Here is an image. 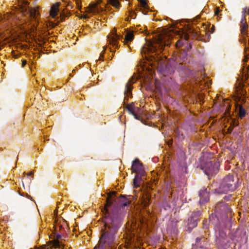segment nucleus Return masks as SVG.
I'll list each match as a JSON object with an SVG mask.
<instances>
[{"mask_svg":"<svg viewBox=\"0 0 249 249\" xmlns=\"http://www.w3.org/2000/svg\"><path fill=\"white\" fill-rule=\"evenodd\" d=\"M115 195V192H112L107 194L106 204L102 210L104 214L105 227L100 238L98 247H95L94 249H100L104 245L110 246L114 241L115 234L119 226L118 220L116 217H113L109 213L107 207L112 205L113 196Z\"/></svg>","mask_w":249,"mask_h":249,"instance_id":"f257e3e1","label":"nucleus"},{"mask_svg":"<svg viewBox=\"0 0 249 249\" xmlns=\"http://www.w3.org/2000/svg\"><path fill=\"white\" fill-rule=\"evenodd\" d=\"M170 39L171 37L166 33L156 36L153 40L146 42V44L142 48L141 53L146 54L158 50L161 51L165 46L170 44Z\"/></svg>","mask_w":249,"mask_h":249,"instance_id":"f03ea898","label":"nucleus"},{"mask_svg":"<svg viewBox=\"0 0 249 249\" xmlns=\"http://www.w3.org/2000/svg\"><path fill=\"white\" fill-rule=\"evenodd\" d=\"M24 6L21 5V9L22 11L27 12L32 20L31 24L36 28L37 24L38 23L39 12L37 7L32 8L28 6L29 3L27 1L23 0Z\"/></svg>","mask_w":249,"mask_h":249,"instance_id":"7ed1b4c3","label":"nucleus"},{"mask_svg":"<svg viewBox=\"0 0 249 249\" xmlns=\"http://www.w3.org/2000/svg\"><path fill=\"white\" fill-rule=\"evenodd\" d=\"M232 175H229L225 177L219 187L220 192L227 193L229 191H233L236 188Z\"/></svg>","mask_w":249,"mask_h":249,"instance_id":"20e7f679","label":"nucleus"},{"mask_svg":"<svg viewBox=\"0 0 249 249\" xmlns=\"http://www.w3.org/2000/svg\"><path fill=\"white\" fill-rule=\"evenodd\" d=\"M101 1L98 0L95 2L91 3L89 6L85 9L86 14H84V18H89L90 16L100 14L104 11V7H102L101 5Z\"/></svg>","mask_w":249,"mask_h":249,"instance_id":"39448f33","label":"nucleus"},{"mask_svg":"<svg viewBox=\"0 0 249 249\" xmlns=\"http://www.w3.org/2000/svg\"><path fill=\"white\" fill-rule=\"evenodd\" d=\"M107 38L109 44L110 46V51L115 52V50L119 47V40L123 38V36L118 34L116 30L114 29L108 35Z\"/></svg>","mask_w":249,"mask_h":249,"instance_id":"423d86ee","label":"nucleus"},{"mask_svg":"<svg viewBox=\"0 0 249 249\" xmlns=\"http://www.w3.org/2000/svg\"><path fill=\"white\" fill-rule=\"evenodd\" d=\"M219 163L214 160H211L205 165V173L208 176L213 175L217 173Z\"/></svg>","mask_w":249,"mask_h":249,"instance_id":"0eeeda50","label":"nucleus"},{"mask_svg":"<svg viewBox=\"0 0 249 249\" xmlns=\"http://www.w3.org/2000/svg\"><path fill=\"white\" fill-rule=\"evenodd\" d=\"M131 170L133 172L136 173L137 174L144 176V171L142 165L138 159H136L133 161Z\"/></svg>","mask_w":249,"mask_h":249,"instance_id":"6e6552de","label":"nucleus"},{"mask_svg":"<svg viewBox=\"0 0 249 249\" xmlns=\"http://www.w3.org/2000/svg\"><path fill=\"white\" fill-rule=\"evenodd\" d=\"M249 15V8L245 7L243 9L242 11V18L241 21V28L242 34H245L248 28V25L245 17L247 15Z\"/></svg>","mask_w":249,"mask_h":249,"instance_id":"1a4fd4ad","label":"nucleus"},{"mask_svg":"<svg viewBox=\"0 0 249 249\" xmlns=\"http://www.w3.org/2000/svg\"><path fill=\"white\" fill-rule=\"evenodd\" d=\"M237 96L236 100H238L239 102L242 103L246 102L245 96L247 93L246 90L244 89V86L242 83H240V85L238 89H237Z\"/></svg>","mask_w":249,"mask_h":249,"instance_id":"9d476101","label":"nucleus"},{"mask_svg":"<svg viewBox=\"0 0 249 249\" xmlns=\"http://www.w3.org/2000/svg\"><path fill=\"white\" fill-rule=\"evenodd\" d=\"M127 109L129 112L132 114L135 119H139V116L142 114L141 110L134 104H131L127 106Z\"/></svg>","mask_w":249,"mask_h":249,"instance_id":"9b49d317","label":"nucleus"},{"mask_svg":"<svg viewBox=\"0 0 249 249\" xmlns=\"http://www.w3.org/2000/svg\"><path fill=\"white\" fill-rule=\"evenodd\" d=\"M209 189L207 188H203L199 192L200 204L207 202L209 200Z\"/></svg>","mask_w":249,"mask_h":249,"instance_id":"f8f14e48","label":"nucleus"},{"mask_svg":"<svg viewBox=\"0 0 249 249\" xmlns=\"http://www.w3.org/2000/svg\"><path fill=\"white\" fill-rule=\"evenodd\" d=\"M64 247L63 244H61L58 240H55L49 245H44L39 248H36L35 249H51L52 248L62 249Z\"/></svg>","mask_w":249,"mask_h":249,"instance_id":"ddd939ff","label":"nucleus"},{"mask_svg":"<svg viewBox=\"0 0 249 249\" xmlns=\"http://www.w3.org/2000/svg\"><path fill=\"white\" fill-rule=\"evenodd\" d=\"M59 3L56 2L53 4L51 8V10L50 11V16L52 18H58V14L59 13Z\"/></svg>","mask_w":249,"mask_h":249,"instance_id":"4468645a","label":"nucleus"},{"mask_svg":"<svg viewBox=\"0 0 249 249\" xmlns=\"http://www.w3.org/2000/svg\"><path fill=\"white\" fill-rule=\"evenodd\" d=\"M136 81V79L133 76L131 78V79H129V80L125 86V89L124 91V93L127 97L129 96V95H130V92L132 88L131 84L134 83Z\"/></svg>","mask_w":249,"mask_h":249,"instance_id":"2eb2a0df","label":"nucleus"},{"mask_svg":"<svg viewBox=\"0 0 249 249\" xmlns=\"http://www.w3.org/2000/svg\"><path fill=\"white\" fill-rule=\"evenodd\" d=\"M134 39L133 32L129 31L127 32L125 36L124 39L123 41L124 45H127L129 42H131Z\"/></svg>","mask_w":249,"mask_h":249,"instance_id":"dca6fc26","label":"nucleus"},{"mask_svg":"<svg viewBox=\"0 0 249 249\" xmlns=\"http://www.w3.org/2000/svg\"><path fill=\"white\" fill-rule=\"evenodd\" d=\"M197 219L191 217L188 219V226L189 229H193L197 226Z\"/></svg>","mask_w":249,"mask_h":249,"instance_id":"f3484780","label":"nucleus"},{"mask_svg":"<svg viewBox=\"0 0 249 249\" xmlns=\"http://www.w3.org/2000/svg\"><path fill=\"white\" fill-rule=\"evenodd\" d=\"M245 58L244 59H243V62H244V71H248V69H249V67L248 66V64L246 63L247 62V61H248V60L249 59V55L247 53V48L246 47L245 48Z\"/></svg>","mask_w":249,"mask_h":249,"instance_id":"a211bd4d","label":"nucleus"},{"mask_svg":"<svg viewBox=\"0 0 249 249\" xmlns=\"http://www.w3.org/2000/svg\"><path fill=\"white\" fill-rule=\"evenodd\" d=\"M206 84V82L204 81H202V80H200V79L199 80H197L196 82V87H194V88L196 89L197 88H199V89H202V87H201V86H202L203 85L205 84Z\"/></svg>","mask_w":249,"mask_h":249,"instance_id":"6ab92c4d","label":"nucleus"},{"mask_svg":"<svg viewBox=\"0 0 249 249\" xmlns=\"http://www.w3.org/2000/svg\"><path fill=\"white\" fill-rule=\"evenodd\" d=\"M119 0H109V2L113 7L117 9H119L120 6Z\"/></svg>","mask_w":249,"mask_h":249,"instance_id":"aec40b11","label":"nucleus"},{"mask_svg":"<svg viewBox=\"0 0 249 249\" xmlns=\"http://www.w3.org/2000/svg\"><path fill=\"white\" fill-rule=\"evenodd\" d=\"M120 201L122 203V205L124 207L128 206L130 203L129 200L124 197L121 198L120 199Z\"/></svg>","mask_w":249,"mask_h":249,"instance_id":"412c9836","label":"nucleus"},{"mask_svg":"<svg viewBox=\"0 0 249 249\" xmlns=\"http://www.w3.org/2000/svg\"><path fill=\"white\" fill-rule=\"evenodd\" d=\"M142 176H141L140 174H137L133 180V183L135 187H137L139 186V183L140 178Z\"/></svg>","mask_w":249,"mask_h":249,"instance_id":"4be33fe9","label":"nucleus"},{"mask_svg":"<svg viewBox=\"0 0 249 249\" xmlns=\"http://www.w3.org/2000/svg\"><path fill=\"white\" fill-rule=\"evenodd\" d=\"M239 107V115L241 117H243L245 115L244 109L240 105H238Z\"/></svg>","mask_w":249,"mask_h":249,"instance_id":"5701e85b","label":"nucleus"},{"mask_svg":"<svg viewBox=\"0 0 249 249\" xmlns=\"http://www.w3.org/2000/svg\"><path fill=\"white\" fill-rule=\"evenodd\" d=\"M107 48V47H106V46H104L103 47V50L102 51V53H100V57L99 59V60H101V58L103 57L104 53L106 51Z\"/></svg>","mask_w":249,"mask_h":249,"instance_id":"b1692460","label":"nucleus"},{"mask_svg":"<svg viewBox=\"0 0 249 249\" xmlns=\"http://www.w3.org/2000/svg\"><path fill=\"white\" fill-rule=\"evenodd\" d=\"M140 2L142 6L145 7L146 5V2L145 0H140Z\"/></svg>","mask_w":249,"mask_h":249,"instance_id":"393cba45","label":"nucleus"},{"mask_svg":"<svg viewBox=\"0 0 249 249\" xmlns=\"http://www.w3.org/2000/svg\"><path fill=\"white\" fill-rule=\"evenodd\" d=\"M182 44V41L181 40H178L177 42L176 45L177 47H179L181 46Z\"/></svg>","mask_w":249,"mask_h":249,"instance_id":"a878e982","label":"nucleus"},{"mask_svg":"<svg viewBox=\"0 0 249 249\" xmlns=\"http://www.w3.org/2000/svg\"><path fill=\"white\" fill-rule=\"evenodd\" d=\"M27 61L25 60H23L22 62V67H24L25 65L26 64Z\"/></svg>","mask_w":249,"mask_h":249,"instance_id":"bb28decb","label":"nucleus"},{"mask_svg":"<svg viewBox=\"0 0 249 249\" xmlns=\"http://www.w3.org/2000/svg\"><path fill=\"white\" fill-rule=\"evenodd\" d=\"M219 8H216V10L215 11V14L216 15H218V13H219Z\"/></svg>","mask_w":249,"mask_h":249,"instance_id":"cd10ccee","label":"nucleus"},{"mask_svg":"<svg viewBox=\"0 0 249 249\" xmlns=\"http://www.w3.org/2000/svg\"><path fill=\"white\" fill-rule=\"evenodd\" d=\"M28 176H32V178H33V173L31 172L27 174Z\"/></svg>","mask_w":249,"mask_h":249,"instance_id":"c85d7f7f","label":"nucleus"},{"mask_svg":"<svg viewBox=\"0 0 249 249\" xmlns=\"http://www.w3.org/2000/svg\"><path fill=\"white\" fill-rule=\"evenodd\" d=\"M184 38L186 41L187 40L189 39V36L187 34L184 35Z\"/></svg>","mask_w":249,"mask_h":249,"instance_id":"c756f323","label":"nucleus"},{"mask_svg":"<svg viewBox=\"0 0 249 249\" xmlns=\"http://www.w3.org/2000/svg\"><path fill=\"white\" fill-rule=\"evenodd\" d=\"M56 24V23H53V22H51V25L54 26Z\"/></svg>","mask_w":249,"mask_h":249,"instance_id":"7c9ffc66","label":"nucleus"},{"mask_svg":"<svg viewBox=\"0 0 249 249\" xmlns=\"http://www.w3.org/2000/svg\"><path fill=\"white\" fill-rule=\"evenodd\" d=\"M231 131H232V130H231V129L229 128V129H228V131H229V132H231Z\"/></svg>","mask_w":249,"mask_h":249,"instance_id":"2f4dec72","label":"nucleus"},{"mask_svg":"<svg viewBox=\"0 0 249 249\" xmlns=\"http://www.w3.org/2000/svg\"><path fill=\"white\" fill-rule=\"evenodd\" d=\"M205 85H205V87H207V86L208 87H209V85H208V84H207V83H206V84H205Z\"/></svg>","mask_w":249,"mask_h":249,"instance_id":"473e14b6","label":"nucleus"},{"mask_svg":"<svg viewBox=\"0 0 249 249\" xmlns=\"http://www.w3.org/2000/svg\"><path fill=\"white\" fill-rule=\"evenodd\" d=\"M172 72H173L172 70H171V71H169V74H171Z\"/></svg>","mask_w":249,"mask_h":249,"instance_id":"72a5a7b5","label":"nucleus"},{"mask_svg":"<svg viewBox=\"0 0 249 249\" xmlns=\"http://www.w3.org/2000/svg\"><path fill=\"white\" fill-rule=\"evenodd\" d=\"M31 179H32V178H29V182H31Z\"/></svg>","mask_w":249,"mask_h":249,"instance_id":"f704fd0d","label":"nucleus"}]
</instances>
